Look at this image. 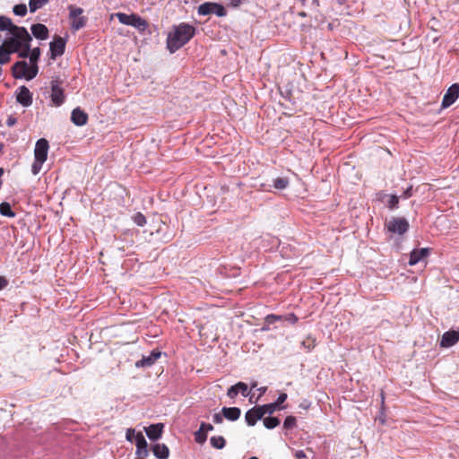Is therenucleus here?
Here are the masks:
<instances>
[{
	"instance_id": "obj_52",
	"label": "nucleus",
	"mask_w": 459,
	"mask_h": 459,
	"mask_svg": "<svg viewBox=\"0 0 459 459\" xmlns=\"http://www.w3.org/2000/svg\"><path fill=\"white\" fill-rule=\"evenodd\" d=\"M411 195H412V186H411L407 187V189L403 192V198L406 199V198L411 197Z\"/></svg>"
},
{
	"instance_id": "obj_9",
	"label": "nucleus",
	"mask_w": 459,
	"mask_h": 459,
	"mask_svg": "<svg viewBox=\"0 0 459 459\" xmlns=\"http://www.w3.org/2000/svg\"><path fill=\"white\" fill-rule=\"evenodd\" d=\"M459 97V83H454L452 84L445 93L443 100H442V108H448L453 103L455 102V100Z\"/></svg>"
},
{
	"instance_id": "obj_54",
	"label": "nucleus",
	"mask_w": 459,
	"mask_h": 459,
	"mask_svg": "<svg viewBox=\"0 0 459 459\" xmlns=\"http://www.w3.org/2000/svg\"><path fill=\"white\" fill-rule=\"evenodd\" d=\"M270 187V185L266 186L265 184H261L260 186V189L264 191H271Z\"/></svg>"
},
{
	"instance_id": "obj_13",
	"label": "nucleus",
	"mask_w": 459,
	"mask_h": 459,
	"mask_svg": "<svg viewBox=\"0 0 459 459\" xmlns=\"http://www.w3.org/2000/svg\"><path fill=\"white\" fill-rule=\"evenodd\" d=\"M459 341V331L450 330L442 335L440 346L443 348H449L455 345Z\"/></svg>"
},
{
	"instance_id": "obj_33",
	"label": "nucleus",
	"mask_w": 459,
	"mask_h": 459,
	"mask_svg": "<svg viewBox=\"0 0 459 459\" xmlns=\"http://www.w3.org/2000/svg\"><path fill=\"white\" fill-rule=\"evenodd\" d=\"M301 345L307 351H310L316 346V340L314 338L307 337L301 342Z\"/></svg>"
},
{
	"instance_id": "obj_41",
	"label": "nucleus",
	"mask_w": 459,
	"mask_h": 459,
	"mask_svg": "<svg viewBox=\"0 0 459 459\" xmlns=\"http://www.w3.org/2000/svg\"><path fill=\"white\" fill-rule=\"evenodd\" d=\"M45 161H39V160H34V162L31 166V172L33 175H37L41 170L42 165Z\"/></svg>"
},
{
	"instance_id": "obj_19",
	"label": "nucleus",
	"mask_w": 459,
	"mask_h": 459,
	"mask_svg": "<svg viewBox=\"0 0 459 459\" xmlns=\"http://www.w3.org/2000/svg\"><path fill=\"white\" fill-rule=\"evenodd\" d=\"M263 418V412L259 406L253 407L246 412L245 419L248 426H254L257 420Z\"/></svg>"
},
{
	"instance_id": "obj_7",
	"label": "nucleus",
	"mask_w": 459,
	"mask_h": 459,
	"mask_svg": "<svg viewBox=\"0 0 459 459\" xmlns=\"http://www.w3.org/2000/svg\"><path fill=\"white\" fill-rule=\"evenodd\" d=\"M66 41L60 36H55L54 40L49 44L50 58L55 60L61 56L65 51Z\"/></svg>"
},
{
	"instance_id": "obj_53",
	"label": "nucleus",
	"mask_w": 459,
	"mask_h": 459,
	"mask_svg": "<svg viewBox=\"0 0 459 459\" xmlns=\"http://www.w3.org/2000/svg\"><path fill=\"white\" fill-rule=\"evenodd\" d=\"M305 457H306V454L304 453L303 450L296 451V453H295V458L296 459H303Z\"/></svg>"
},
{
	"instance_id": "obj_44",
	"label": "nucleus",
	"mask_w": 459,
	"mask_h": 459,
	"mask_svg": "<svg viewBox=\"0 0 459 459\" xmlns=\"http://www.w3.org/2000/svg\"><path fill=\"white\" fill-rule=\"evenodd\" d=\"M200 429H201V431H204V433L207 434L208 431H212L213 429V427L210 423L202 422L200 424Z\"/></svg>"
},
{
	"instance_id": "obj_15",
	"label": "nucleus",
	"mask_w": 459,
	"mask_h": 459,
	"mask_svg": "<svg viewBox=\"0 0 459 459\" xmlns=\"http://www.w3.org/2000/svg\"><path fill=\"white\" fill-rule=\"evenodd\" d=\"M13 76L16 79L25 78L27 80L29 65L25 61H18L13 65Z\"/></svg>"
},
{
	"instance_id": "obj_24",
	"label": "nucleus",
	"mask_w": 459,
	"mask_h": 459,
	"mask_svg": "<svg viewBox=\"0 0 459 459\" xmlns=\"http://www.w3.org/2000/svg\"><path fill=\"white\" fill-rule=\"evenodd\" d=\"M15 26L12 20L4 15H0V30L13 31V27Z\"/></svg>"
},
{
	"instance_id": "obj_46",
	"label": "nucleus",
	"mask_w": 459,
	"mask_h": 459,
	"mask_svg": "<svg viewBox=\"0 0 459 459\" xmlns=\"http://www.w3.org/2000/svg\"><path fill=\"white\" fill-rule=\"evenodd\" d=\"M212 420L216 424H221L223 421V415L220 413H215L212 417Z\"/></svg>"
},
{
	"instance_id": "obj_29",
	"label": "nucleus",
	"mask_w": 459,
	"mask_h": 459,
	"mask_svg": "<svg viewBox=\"0 0 459 459\" xmlns=\"http://www.w3.org/2000/svg\"><path fill=\"white\" fill-rule=\"evenodd\" d=\"M264 425L266 429H272L280 424V420L276 417H267L264 419Z\"/></svg>"
},
{
	"instance_id": "obj_50",
	"label": "nucleus",
	"mask_w": 459,
	"mask_h": 459,
	"mask_svg": "<svg viewBox=\"0 0 459 459\" xmlns=\"http://www.w3.org/2000/svg\"><path fill=\"white\" fill-rule=\"evenodd\" d=\"M17 122V119L12 116L8 117L7 120H6V125L8 126H13L16 124Z\"/></svg>"
},
{
	"instance_id": "obj_59",
	"label": "nucleus",
	"mask_w": 459,
	"mask_h": 459,
	"mask_svg": "<svg viewBox=\"0 0 459 459\" xmlns=\"http://www.w3.org/2000/svg\"><path fill=\"white\" fill-rule=\"evenodd\" d=\"M299 15H300V16H302V17H305V16H306V13H305L304 12H301V13H299Z\"/></svg>"
},
{
	"instance_id": "obj_30",
	"label": "nucleus",
	"mask_w": 459,
	"mask_h": 459,
	"mask_svg": "<svg viewBox=\"0 0 459 459\" xmlns=\"http://www.w3.org/2000/svg\"><path fill=\"white\" fill-rule=\"evenodd\" d=\"M13 12L15 15L23 17L27 13V6L25 4H15L13 8Z\"/></svg>"
},
{
	"instance_id": "obj_25",
	"label": "nucleus",
	"mask_w": 459,
	"mask_h": 459,
	"mask_svg": "<svg viewBox=\"0 0 459 459\" xmlns=\"http://www.w3.org/2000/svg\"><path fill=\"white\" fill-rule=\"evenodd\" d=\"M0 214L2 216L13 218L15 217V212H13L12 207L9 203L4 202L0 204Z\"/></svg>"
},
{
	"instance_id": "obj_28",
	"label": "nucleus",
	"mask_w": 459,
	"mask_h": 459,
	"mask_svg": "<svg viewBox=\"0 0 459 459\" xmlns=\"http://www.w3.org/2000/svg\"><path fill=\"white\" fill-rule=\"evenodd\" d=\"M49 0H30L29 7L30 13H35L38 9L48 3Z\"/></svg>"
},
{
	"instance_id": "obj_43",
	"label": "nucleus",
	"mask_w": 459,
	"mask_h": 459,
	"mask_svg": "<svg viewBox=\"0 0 459 459\" xmlns=\"http://www.w3.org/2000/svg\"><path fill=\"white\" fill-rule=\"evenodd\" d=\"M238 388L236 386V385H231L227 392V395L231 399L235 398L238 395Z\"/></svg>"
},
{
	"instance_id": "obj_48",
	"label": "nucleus",
	"mask_w": 459,
	"mask_h": 459,
	"mask_svg": "<svg viewBox=\"0 0 459 459\" xmlns=\"http://www.w3.org/2000/svg\"><path fill=\"white\" fill-rule=\"evenodd\" d=\"M229 1V5L231 6V7H238L243 0H228Z\"/></svg>"
},
{
	"instance_id": "obj_2",
	"label": "nucleus",
	"mask_w": 459,
	"mask_h": 459,
	"mask_svg": "<svg viewBox=\"0 0 459 459\" xmlns=\"http://www.w3.org/2000/svg\"><path fill=\"white\" fill-rule=\"evenodd\" d=\"M11 37L4 41L5 46L13 52H18L22 46L30 44L32 37L25 27L13 26Z\"/></svg>"
},
{
	"instance_id": "obj_6",
	"label": "nucleus",
	"mask_w": 459,
	"mask_h": 459,
	"mask_svg": "<svg viewBox=\"0 0 459 459\" xmlns=\"http://www.w3.org/2000/svg\"><path fill=\"white\" fill-rule=\"evenodd\" d=\"M388 231L403 235L409 230V222L404 218H392L385 224Z\"/></svg>"
},
{
	"instance_id": "obj_42",
	"label": "nucleus",
	"mask_w": 459,
	"mask_h": 459,
	"mask_svg": "<svg viewBox=\"0 0 459 459\" xmlns=\"http://www.w3.org/2000/svg\"><path fill=\"white\" fill-rule=\"evenodd\" d=\"M281 319H282L281 316L271 314V315L266 316L264 320H265L266 324L272 325L277 321H281Z\"/></svg>"
},
{
	"instance_id": "obj_31",
	"label": "nucleus",
	"mask_w": 459,
	"mask_h": 459,
	"mask_svg": "<svg viewBox=\"0 0 459 459\" xmlns=\"http://www.w3.org/2000/svg\"><path fill=\"white\" fill-rule=\"evenodd\" d=\"M259 408L263 412V416L266 413L273 414L278 409L277 404H275L274 403L259 406Z\"/></svg>"
},
{
	"instance_id": "obj_60",
	"label": "nucleus",
	"mask_w": 459,
	"mask_h": 459,
	"mask_svg": "<svg viewBox=\"0 0 459 459\" xmlns=\"http://www.w3.org/2000/svg\"><path fill=\"white\" fill-rule=\"evenodd\" d=\"M313 4H318V0H313Z\"/></svg>"
},
{
	"instance_id": "obj_36",
	"label": "nucleus",
	"mask_w": 459,
	"mask_h": 459,
	"mask_svg": "<svg viewBox=\"0 0 459 459\" xmlns=\"http://www.w3.org/2000/svg\"><path fill=\"white\" fill-rule=\"evenodd\" d=\"M207 439V435L204 431H201V429L195 433V440L198 444H204Z\"/></svg>"
},
{
	"instance_id": "obj_11",
	"label": "nucleus",
	"mask_w": 459,
	"mask_h": 459,
	"mask_svg": "<svg viewBox=\"0 0 459 459\" xmlns=\"http://www.w3.org/2000/svg\"><path fill=\"white\" fill-rule=\"evenodd\" d=\"M16 100L23 107H30L32 104V93L26 86H21L17 90Z\"/></svg>"
},
{
	"instance_id": "obj_27",
	"label": "nucleus",
	"mask_w": 459,
	"mask_h": 459,
	"mask_svg": "<svg viewBox=\"0 0 459 459\" xmlns=\"http://www.w3.org/2000/svg\"><path fill=\"white\" fill-rule=\"evenodd\" d=\"M212 447L217 449H222L226 445V440L221 436H214L210 439Z\"/></svg>"
},
{
	"instance_id": "obj_17",
	"label": "nucleus",
	"mask_w": 459,
	"mask_h": 459,
	"mask_svg": "<svg viewBox=\"0 0 459 459\" xmlns=\"http://www.w3.org/2000/svg\"><path fill=\"white\" fill-rule=\"evenodd\" d=\"M430 253V249L424 247L420 249H413L410 254L409 264L415 265L420 261L426 258Z\"/></svg>"
},
{
	"instance_id": "obj_57",
	"label": "nucleus",
	"mask_w": 459,
	"mask_h": 459,
	"mask_svg": "<svg viewBox=\"0 0 459 459\" xmlns=\"http://www.w3.org/2000/svg\"><path fill=\"white\" fill-rule=\"evenodd\" d=\"M251 387H252V388L256 387V382H254V383L251 385Z\"/></svg>"
},
{
	"instance_id": "obj_26",
	"label": "nucleus",
	"mask_w": 459,
	"mask_h": 459,
	"mask_svg": "<svg viewBox=\"0 0 459 459\" xmlns=\"http://www.w3.org/2000/svg\"><path fill=\"white\" fill-rule=\"evenodd\" d=\"M290 181L287 178H277L273 181V186L278 190H283L289 186Z\"/></svg>"
},
{
	"instance_id": "obj_8",
	"label": "nucleus",
	"mask_w": 459,
	"mask_h": 459,
	"mask_svg": "<svg viewBox=\"0 0 459 459\" xmlns=\"http://www.w3.org/2000/svg\"><path fill=\"white\" fill-rule=\"evenodd\" d=\"M60 82L58 80H53L51 82V100L55 104V106H61L65 101V94L64 90L60 86Z\"/></svg>"
},
{
	"instance_id": "obj_37",
	"label": "nucleus",
	"mask_w": 459,
	"mask_h": 459,
	"mask_svg": "<svg viewBox=\"0 0 459 459\" xmlns=\"http://www.w3.org/2000/svg\"><path fill=\"white\" fill-rule=\"evenodd\" d=\"M38 72H39V67H38L37 64H31V66L30 67L29 66L27 80L29 81V80H31L34 77H36Z\"/></svg>"
},
{
	"instance_id": "obj_12",
	"label": "nucleus",
	"mask_w": 459,
	"mask_h": 459,
	"mask_svg": "<svg viewBox=\"0 0 459 459\" xmlns=\"http://www.w3.org/2000/svg\"><path fill=\"white\" fill-rule=\"evenodd\" d=\"M161 352L158 350H153L150 355L143 356V358L135 362L136 368H149L152 366L156 360L160 357Z\"/></svg>"
},
{
	"instance_id": "obj_4",
	"label": "nucleus",
	"mask_w": 459,
	"mask_h": 459,
	"mask_svg": "<svg viewBox=\"0 0 459 459\" xmlns=\"http://www.w3.org/2000/svg\"><path fill=\"white\" fill-rule=\"evenodd\" d=\"M197 13L199 15L216 14L218 17H224L227 12L224 6L218 3L205 2L198 6Z\"/></svg>"
},
{
	"instance_id": "obj_3",
	"label": "nucleus",
	"mask_w": 459,
	"mask_h": 459,
	"mask_svg": "<svg viewBox=\"0 0 459 459\" xmlns=\"http://www.w3.org/2000/svg\"><path fill=\"white\" fill-rule=\"evenodd\" d=\"M117 17L120 23L125 25H130L140 31H143L148 27L147 22L137 14H126L123 13H117Z\"/></svg>"
},
{
	"instance_id": "obj_39",
	"label": "nucleus",
	"mask_w": 459,
	"mask_h": 459,
	"mask_svg": "<svg viewBox=\"0 0 459 459\" xmlns=\"http://www.w3.org/2000/svg\"><path fill=\"white\" fill-rule=\"evenodd\" d=\"M236 386L238 388V392H240L244 397L249 395V392L247 391V385L246 383L238 382L236 384Z\"/></svg>"
},
{
	"instance_id": "obj_22",
	"label": "nucleus",
	"mask_w": 459,
	"mask_h": 459,
	"mask_svg": "<svg viewBox=\"0 0 459 459\" xmlns=\"http://www.w3.org/2000/svg\"><path fill=\"white\" fill-rule=\"evenodd\" d=\"M221 413L228 420L235 421L240 417L241 411L238 407H223Z\"/></svg>"
},
{
	"instance_id": "obj_55",
	"label": "nucleus",
	"mask_w": 459,
	"mask_h": 459,
	"mask_svg": "<svg viewBox=\"0 0 459 459\" xmlns=\"http://www.w3.org/2000/svg\"><path fill=\"white\" fill-rule=\"evenodd\" d=\"M258 391L260 392V394H264L266 392V387L265 386L260 387L258 389Z\"/></svg>"
},
{
	"instance_id": "obj_61",
	"label": "nucleus",
	"mask_w": 459,
	"mask_h": 459,
	"mask_svg": "<svg viewBox=\"0 0 459 459\" xmlns=\"http://www.w3.org/2000/svg\"><path fill=\"white\" fill-rule=\"evenodd\" d=\"M302 3H304L306 0H300Z\"/></svg>"
},
{
	"instance_id": "obj_20",
	"label": "nucleus",
	"mask_w": 459,
	"mask_h": 459,
	"mask_svg": "<svg viewBox=\"0 0 459 459\" xmlns=\"http://www.w3.org/2000/svg\"><path fill=\"white\" fill-rule=\"evenodd\" d=\"M32 35L38 39H47L49 35L48 29L42 23H36L30 27Z\"/></svg>"
},
{
	"instance_id": "obj_1",
	"label": "nucleus",
	"mask_w": 459,
	"mask_h": 459,
	"mask_svg": "<svg viewBox=\"0 0 459 459\" xmlns=\"http://www.w3.org/2000/svg\"><path fill=\"white\" fill-rule=\"evenodd\" d=\"M195 34V28L186 22L174 25L167 37V48L170 53H175L187 42Z\"/></svg>"
},
{
	"instance_id": "obj_23",
	"label": "nucleus",
	"mask_w": 459,
	"mask_h": 459,
	"mask_svg": "<svg viewBox=\"0 0 459 459\" xmlns=\"http://www.w3.org/2000/svg\"><path fill=\"white\" fill-rule=\"evenodd\" d=\"M13 53L9 49L5 44L0 46V64L4 65L10 60V54Z\"/></svg>"
},
{
	"instance_id": "obj_47",
	"label": "nucleus",
	"mask_w": 459,
	"mask_h": 459,
	"mask_svg": "<svg viewBox=\"0 0 459 459\" xmlns=\"http://www.w3.org/2000/svg\"><path fill=\"white\" fill-rule=\"evenodd\" d=\"M286 320L291 324H295L298 322V317L294 314H289L286 316Z\"/></svg>"
},
{
	"instance_id": "obj_5",
	"label": "nucleus",
	"mask_w": 459,
	"mask_h": 459,
	"mask_svg": "<svg viewBox=\"0 0 459 459\" xmlns=\"http://www.w3.org/2000/svg\"><path fill=\"white\" fill-rule=\"evenodd\" d=\"M69 18L71 20V28L73 30H79L86 25L87 18L82 16L83 9L73 4L68 6Z\"/></svg>"
},
{
	"instance_id": "obj_56",
	"label": "nucleus",
	"mask_w": 459,
	"mask_h": 459,
	"mask_svg": "<svg viewBox=\"0 0 459 459\" xmlns=\"http://www.w3.org/2000/svg\"><path fill=\"white\" fill-rule=\"evenodd\" d=\"M4 175V169L0 168V178Z\"/></svg>"
},
{
	"instance_id": "obj_40",
	"label": "nucleus",
	"mask_w": 459,
	"mask_h": 459,
	"mask_svg": "<svg viewBox=\"0 0 459 459\" xmlns=\"http://www.w3.org/2000/svg\"><path fill=\"white\" fill-rule=\"evenodd\" d=\"M398 203H399V197L397 195H390L388 204H387L388 208L391 210L397 208Z\"/></svg>"
},
{
	"instance_id": "obj_35",
	"label": "nucleus",
	"mask_w": 459,
	"mask_h": 459,
	"mask_svg": "<svg viewBox=\"0 0 459 459\" xmlns=\"http://www.w3.org/2000/svg\"><path fill=\"white\" fill-rule=\"evenodd\" d=\"M297 420L294 416L286 417L283 422V428L286 429H293L296 426Z\"/></svg>"
},
{
	"instance_id": "obj_34",
	"label": "nucleus",
	"mask_w": 459,
	"mask_h": 459,
	"mask_svg": "<svg viewBox=\"0 0 459 459\" xmlns=\"http://www.w3.org/2000/svg\"><path fill=\"white\" fill-rule=\"evenodd\" d=\"M133 221L137 225V226H140V227H143L146 224V218L145 216L141 213V212H136L134 216H133Z\"/></svg>"
},
{
	"instance_id": "obj_58",
	"label": "nucleus",
	"mask_w": 459,
	"mask_h": 459,
	"mask_svg": "<svg viewBox=\"0 0 459 459\" xmlns=\"http://www.w3.org/2000/svg\"><path fill=\"white\" fill-rule=\"evenodd\" d=\"M251 387H252V388L256 387V382H254V383L251 385Z\"/></svg>"
},
{
	"instance_id": "obj_45",
	"label": "nucleus",
	"mask_w": 459,
	"mask_h": 459,
	"mask_svg": "<svg viewBox=\"0 0 459 459\" xmlns=\"http://www.w3.org/2000/svg\"><path fill=\"white\" fill-rule=\"evenodd\" d=\"M287 397V394L281 393L274 403L277 404V407L279 408V406L286 401Z\"/></svg>"
},
{
	"instance_id": "obj_32",
	"label": "nucleus",
	"mask_w": 459,
	"mask_h": 459,
	"mask_svg": "<svg viewBox=\"0 0 459 459\" xmlns=\"http://www.w3.org/2000/svg\"><path fill=\"white\" fill-rule=\"evenodd\" d=\"M40 56V48H34L33 49H30V61L31 64H37Z\"/></svg>"
},
{
	"instance_id": "obj_51",
	"label": "nucleus",
	"mask_w": 459,
	"mask_h": 459,
	"mask_svg": "<svg viewBox=\"0 0 459 459\" xmlns=\"http://www.w3.org/2000/svg\"><path fill=\"white\" fill-rule=\"evenodd\" d=\"M134 435V429H127L126 437L128 441H132Z\"/></svg>"
},
{
	"instance_id": "obj_16",
	"label": "nucleus",
	"mask_w": 459,
	"mask_h": 459,
	"mask_svg": "<svg viewBox=\"0 0 459 459\" xmlns=\"http://www.w3.org/2000/svg\"><path fill=\"white\" fill-rule=\"evenodd\" d=\"M71 121L77 126H82L88 122V115L81 108H75L71 114Z\"/></svg>"
},
{
	"instance_id": "obj_18",
	"label": "nucleus",
	"mask_w": 459,
	"mask_h": 459,
	"mask_svg": "<svg viewBox=\"0 0 459 459\" xmlns=\"http://www.w3.org/2000/svg\"><path fill=\"white\" fill-rule=\"evenodd\" d=\"M164 425L162 423L152 424L145 428V433L151 440H158L160 438Z\"/></svg>"
},
{
	"instance_id": "obj_21",
	"label": "nucleus",
	"mask_w": 459,
	"mask_h": 459,
	"mask_svg": "<svg viewBox=\"0 0 459 459\" xmlns=\"http://www.w3.org/2000/svg\"><path fill=\"white\" fill-rule=\"evenodd\" d=\"M152 450L158 459H168L169 456V449L165 444H155Z\"/></svg>"
},
{
	"instance_id": "obj_10",
	"label": "nucleus",
	"mask_w": 459,
	"mask_h": 459,
	"mask_svg": "<svg viewBox=\"0 0 459 459\" xmlns=\"http://www.w3.org/2000/svg\"><path fill=\"white\" fill-rule=\"evenodd\" d=\"M49 144L45 138H40L37 141L34 149V158L39 161H46L48 158Z\"/></svg>"
},
{
	"instance_id": "obj_14",
	"label": "nucleus",
	"mask_w": 459,
	"mask_h": 459,
	"mask_svg": "<svg viewBox=\"0 0 459 459\" xmlns=\"http://www.w3.org/2000/svg\"><path fill=\"white\" fill-rule=\"evenodd\" d=\"M136 455L140 457H147L149 455L148 444L141 432L135 435Z\"/></svg>"
},
{
	"instance_id": "obj_38",
	"label": "nucleus",
	"mask_w": 459,
	"mask_h": 459,
	"mask_svg": "<svg viewBox=\"0 0 459 459\" xmlns=\"http://www.w3.org/2000/svg\"><path fill=\"white\" fill-rule=\"evenodd\" d=\"M30 51V43L22 46V48L17 52L19 53V56L22 58H26L29 56Z\"/></svg>"
},
{
	"instance_id": "obj_49",
	"label": "nucleus",
	"mask_w": 459,
	"mask_h": 459,
	"mask_svg": "<svg viewBox=\"0 0 459 459\" xmlns=\"http://www.w3.org/2000/svg\"><path fill=\"white\" fill-rule=\"evenodd\" d=\"M8 285V281L5 277L0 275V290Z\"/></svg>"
}]
</instances>
